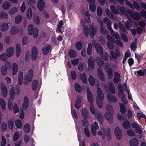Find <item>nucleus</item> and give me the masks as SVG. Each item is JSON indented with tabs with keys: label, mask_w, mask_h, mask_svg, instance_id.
<instances>
[{
	"label": "nucleus",
	"mask_w": 146,
	"mask_h": 146,
	"mask_svg": "<svg viewBox=\"0 0 146 146\" xmlns=\"http://www.w3.org/2000/svg\"><path fill=\"white\" fill-rule=\"evenodd\" d=\"M96 61L97 65L100 66H102L104 64V61L100 58L96 57L95 58H93L92 56L89 57L88 60V68L90 71H92L94 68V63Z\"/></svg>",
	"instance_id": "obj_1"
},
{
	"label": "nucleus",
	"mask_w": 146,
	"mask_h": 146,
	"mask_svg": "<svg viewBox=\"0 0 146 146\" xmlns=\"http://www.w3.org/2000/svg\"><path fill=\"white\" fill-rule=\"evenodd\" d=\"M106 109L108 112H105L104 115L105 118L110 123H111L114 113L113 108L111 105H108L106 106Z\"/></svg>",
	"instance_id": "obj_2"
},
{
	"label": "nucleus",
	"mask_w": 146,
	"mask_h": 146,
	"mask_svg": "<svg viewBox=\"0 0 146 146\" xmlns=\"http://www.w3.org/2000/svg\"><path fill=\"white\" fill-rule=\"evenodd\" d=\"M96 30L95 29L93 25H90L89 28L87 26L84 25V33L86 37H87L88 36L89 33H90L91 37L93 38L96 34Z\"/></svg>",
	"instance_id": "obj_3"
},
{
	"label": "nucleus",
	"mask_w": 146,
	"mask_h": 146,
	"mask_svg": "<svg viewBox=\"0 0 146 146\" xmlns=\"http://www.w3.org/2000/svg\"><path fill=\"white\" fill-rule=\"evenodd\" d=\"M21 94V90L18 86H16L15 87H12L9 91V95L10 99L13 100L15 96H19Z\"/></svg>",
	"instance_id": "obj_4"
},
{
	"label": "nucleus",
	"mask_w": 146,
	"mask_h": 146,
	"mask_svg": "<svg viewBox=\"0 0 146 146\" xmlns=\"http://www.w3.org/2000/svg\"><path fill=\"white\" fill-rule=\"evenodd\" d=\"M28 32L29 35H32L33 36L36 38L38 35V29L37 28H34L33 25L31 24L28 27Z\"/></svg>",
	"instance_id": "obj_5"
},
{
	"label": "nucleus",
	"mask_w": 146,
	"mask_h": 146,
	"mask_svg": "<svg viewBox=\"0 0 146 146\" xmlns=\"http://www.w3.org/2000/svg\"><path fill=\"white\" fill-rule=\"evenodd\" d=\"M110 66V64L109 63H106L105 64L104 68L105 71L107 73L108 78L110 80L113 77V70L112 68Z\"/></svg>",
	"instance_id": "obj_6"
},
{
	"label": "nucleus",
	"mask_w": 146,
	"mask_h": 146,
	"mask_svg": "<svg viewBox=\"0 0 146 146\" xmlns=\"http://www.w3.org/2000/svg\"><path fill=\"white\" fill-rule=\"evenodd\" d=\"M11 65L10 63L8 62H6L5 64L3 65L1 68V72L2 75L4 76L7 74V70L8 69H10Z\"/></svg>",
	"instance_id": "obj_7"
},
{
	"label": "nucleus",
	"mask_w": 146,
	"mask_h": 146,
	"mask_svg": "<svg viewBox=\"0 0 146 146\" xmlns=\"http://www.w3.org/2000/svg\"><path fill=\"white\" fill-rule=\"evenodd\" d=\"M51 45L48 43L44 44L42 48V50L43 54L45 55L47 54L51 50Z\"/></svg>",
	"instance_id": "obj_8"
},
{
	"label": "nucleus",
	"mask_w": 146,
	"mask_h": 146,
	"mask_svg": "<svg viewBox=\"0 0 146 146\" xmlns=\"http://www.w3.org/2000/svg\"><path fill=\"white\" fill-rule=\"evenodd\" d=\"M114 132L117 138L118 139H120L122 136V132L121 129L118 127H116L115 129Z\"/></svg>",
	"instance_id": "obj_9"
},
{
	"label": "nucleus",
	"mask_w": 146,
	"mask_h": 146,
	"mask_svg": "<svg viewBox=\"0 0 146 146\" xmlns=\"http://www.w3.org/2000/svg\"><path fill=\"white\" fill-rule=\"evenodd\" d=\"M97 74L100 80L103 82L105 81V78L104 75L101 68H98L97 71Z\"/></svg>",
	"instance_id": "obj_10"
},
{
	"label": "nucleus",
	"mask_w": 146,
	"mask_h": 146,
	"mask_svg": "<svg viewBox=\"0 0 146 146\" xmlns=\"http://www.w3.org/2000/svg\"><path fill=\"white\" fill-rule=\"evenodd\" d=\"M38 54V49L36 46H33L32 48L31 57L33 60H35Z\"/></svg>",
	"instance_id": "obj_11"
},
{
	"label": "nucleus",
	"mask_w": 146,
	"mask_h": 146,
	"mask_svg": "<svg viewBox=\"0 0 146 146\" xmlns=\"http://www.w3.org/2000/svg\"><path fill=\"white\" fill-rule=\"evenodd\" d=\"M29 100L27 96L24 97L22 107L24 110L27 109L29 107Z\"/></svg>",
	"instance_id": "obj_12"
},
{
	"label": "nucleus",
	"mask_w": 146,
	"mask_h": 146,
	"mask_svg": "<svg viewBox=\"0 0 146 146\" xmlns=\"http://www.w3.org/2000/svg\"><path fill=\"white\" fill-rule=\"evenodd\" d=\"M87 98L88 101L90 103H93V95L90 92L89 88L86 90Z\"/></svg>",
	"instance_id": "obj_13"
},
{
	"label": "nucleus",
	"mask_w": 146,
	"mask_h": 146,
	"mask_svg": "<svg viewBox=\"0 0 146 146\" xmlns=\"http://www.w3.org/2000/svg\"><path fill=\"white\" fill-rule=\"evenodd\" d=\"M97 94L98 98H97L96 99L104 100V94L102 90L99 87L97 88Z\"/></svg>",
	"instance_id": "obj_14"
},
{
	"label": "nucleus",
	"mask_w": 146,
	"mask_h": 146,
	"mask_svg": "<svg viewBox=\"0 0 146 146\" xmlns=\"http://www.w3.org/2000/svg\"><path fill=\"white\" fill-rule=\"evenodd\" d=\"M118 9H119V12L120 11V13L122 15H126L129 20V19H130V17L127 14L126 10L124 7H120L119 6H118Z\"/></svg>",
	"instance_id": "obj_15"
},
{
	"label": "nucleus",
	"mask_w": 146,
	"mask_h": 146,
	"mask_svg": "<svg viewBox=\"0 0 146 146\" xmlns=\"http://www.w3.org/2000/svg\"><path fill=\"white\" fill-rule=\"evenodd\" d=\"M45 3L43 0H39L37 3V7L40 11H42L44 8Z\"/></svg>",
	"instance_id": "obj_16"
},
{
	"label": "nucleus",
	"mask_w": 146,
	"mask_h": 146,
	"mask_svg": "<svg viewBox=\"0 0 146 146\" xmlns=\"http://www.w3.org/2000/svg\"><path fill=\"white\" fill-rule=\"evenodd\" d=\"M95 48L96 52L100 55L103 53V48L102 45L99 44H96Z\"/></svg>",
	"instance_id": "obj_17"
},
{
	"label": "nucleus",
	"mask_w": 146,
	"mask_h": 146,
	"mask_svg": "<svg viewBox=\"0 0 146 146\" xmlns=\"http://www.w3.org/2000/svg\"><path fill=\"white\" fill-rule=\"evenodd\" d=\"M34 72L32 69H30L28 72L27 75L26 76L27 80L29 82H31L32 80Z\"/></svg>",
	"instance_id": "obj_18"
},
{
	"label": "nucleus",
	"mask_w": 146,
	"mask_h": 146,
	"mask_svg": "<svg viewBox=\"0 0 146 146\" xmlns=\"http://www.w3.org/2000/svg\"><path fill=\"white\" fill-rule=\"evenodd\" d=\"M82 115L85 120H87L89 117V113L86 108L83 109L81 111Z\"/></svg>",
	"instance_id": "obj_19"
},
{
	"label": "nucleus",
	"mask_w": 146,
	"mask_h": 146,
	"mask_svg": "<svg viewBox=\"0 0 146 146\" xmlns=\"http://www.w3.org/2000/svg\"><path fill=\"white\" fill-rule=\"evenodd\" d=\"M18 70V67L15 63H13L11 66V71L12 74L15 76L17 74Z\"/></svg>",
	"instance_id": "obj_20"
},
{
	"label": "nucleus",
	"mask_w": 146,
	"mask_h": 146,
	"mask_svg": "<svg viewBox=\"0 0 146 146\" xmlns=\"http://www.w3.org/2000/svg\"><path fill=\"white\" fill-rule=\"evenodd\" d=\"M82 100L81 98L80 97L78 98L75 102L74 106L75 108L77 109H79L81 105V102Z\"/></svg>",
	"instance_id": "obj_21"
},
{
	"label": "nucleus",
	"mask_w": 146,
	"mask_h": 146,
	"mask_svg": "<svg viewBox=\"0 0 146 146\" xmlns=\"http://www.w3.org/2000/svg\"><path fill=\"white\" fill-rule=\"evenodd\" d=\"M107 97L108 100L111 102H115L117 101L116 97L110 94H108Z\"/></svg>",
	"instance_id": "obj_22"
},
{
	"label": "nucleus",
	"mask_w": 146,
	"mask_h": 146,
	"mask_svg": "<svg viewBox=\"0 0 146 146\" xmlns=\"http://www.w3.org/2000/svg\"><path fill=\"white\" fill-rule=\"evenodd\" d=\"M13 48L12 47H10L7 49L6 54L7 55V56L11 57L13 55Z\"/></svg>",
	"instance_id": "obj_23"
},
{
	"label": "nucleus",
	"mask_w": 146,
	"mask_h": 146,
	"mask_svg": "<svg viewBox=\"0 0 146 146\" xmlns=\"http://www.w3.org/2000/svg\"><path fill=\"white\" fill-rule=\"evenodd\" d=\"M129 143L131 146H137L139 144L138 140L135 138L131 139L129 141Z\"/></svg>",
	"instance_id": "obj_24"
},
{
	"label": "nucleus",
	"mask_w": 146,
	"mask_h": 146,
	"mask_svg": "<svg viewBox=\"0 0 146 146\" xmlns=\"http://www.w3.org/2000/svg\"><path fill=\"white\" fill-rule=\"evenodd\" d=\"M134 20L138 21L141 19V17L139 13L137 12H135L131 17Z\"/></svg>",
	"instance_id": "obj_25"
},
{
	"label": "nucleus",
	"mask_w": 146,
	"mask_h": 146,
	"mask_svg": "<svg viewBox=\"0 0 146 146\" xmlns=\"http://www.w3.org/2000/svg\"><path fill=\"white\" fill-rule=\"evenodd\" d=\"M79 78L84 83L86 84L87 83V78L85 73H83V74H80Z\"/></svg>",
	"instance_id": "obj_26"
},
{
	"label": "nucleus",
	"mask_w": 146,
	"mask_h": 146,
	"mask_svg": "<svg viewBox=\"0 0 146 146\" xmlns=\"http://www.w3.org/2000/svg\"><path fill=\"white\" fill-rule=\"evenodd\" d=\"M23 72L21 71L20 72L18 78V83L19 85H21L23 84Z\"/></svg>",
	"instance_id": "obj_27"
},
{
	"label": "nucleus",
	"mask_w": 146,
	"mask_h": 146,
	"mask_svg": "<svg viewBox=\"0 0 146 146\" xmlns=\"http://www.w3.org/2000/svg\"><path fill=\"white\" fill-rule=\"evenodd\" d=\"M110 92L114 94L115 93V89L114 84L111 82H109L108 84Z\"/></svg>",
	"instance_id": "obj_28"
},
{
	"label": "nucleus",
	"mask_w": 146,
	"mask_h": 146,
	"mask_svg": "<svg viewBox=\"0 0 146 146\" xmlns=\"http://www.w3.org/2000/svg\"><path fill=\"white\" fill-rule=\"evenodd\" d=\"M110 9L112 13L114 14L118 15L119 13V9H118V6L116 9L115 6L111 5L110 6Z\"/></svg>",
	"instance_id": "obj_29"
},
{
	"label": "nucleus",
	"mask_w": 146,
	"mask_h": 146,
	"mask_svg": "<svg viewBox=\"0 0 146 146\" xmlns=\"http://www.w3.org/2000/svg\"><path fill=\"white\" fill-rule=\"evenodd\" d=\"M38 81L37 80L33 81L32 83V88L33 91L36 90L38 87Z\"/></svg>",
	"instance_id": "obj_30"
},
{
	"label": "nucleus",
	"mask_w": 146,
	"mask_h": 146,
	"mask_svg": "<svg viewBox=\"0 0 146 146\" xmlns=\"http://www.w3.org/2000/svg\"><path fill=\"white\" fill-rule=\"evenodd\" d=\"M9 27L7 23H3L0 27V29L1 31H5L8 29Z\"/></svg>",
	"instance_id": "obj_31"
},
{
	"label": "nucleus",
	"mask_w": 146,
	"mask_h": 146,
	"mask_svg": "<svg viewBox=\"0 0 146 146\" xmlns=\"http://www.w3.org/2000/svg\"><path fill=\"white\" fill-rule=\"evenodd\" d=\"M31 127L28 123H26L23 127L24 132L25 133H29L30 131Z\"/></svg>",
	"instance_id": "obj_32"
},
{
	"label": "nucleus",
	"mask_w": 146,
	"mask_h": 146,
	"mask_svg": "<svg viewBox=\"0 0 146 146\" xmlns=\"http://www.w3.org/2000/svg\"><path fill=\"white\" fill-rule=\"evenodd\" d=\"M32 10L31 7H29L27 11V17L28 19H30L32 18Z\"/></svg>",
	"instance_id": "obj_33"
},
{
	"label": "nucleus",
	"mask_w": 146,
	"mask_h": 146,
	"mask_svg": "<svg viewBox=\"0 0 146 146\" xmlns=\"http://www.w3.org/2000/svg\"><path fill=\"white\" fill-rule=\"evenodd\" d=\"M68 55L71 58H74L76 57L77 53L73 49H71L68 53Z\"/></svg>",
	"instance_id": "obj_34"
},
{
	"label": "nucleus",
	"mask_w": 146,
	"mask_h": 146,
	"mask_svg": "<svg viewBox=\"0 0 146 146\" xmlns=\"http://www.w3.org/2000/svg\"><path fill=\"white\" fill-rule=\"evenodd\" d=\"M7 125L9 129L13 131L14 129V121L12 120H9L7 121Z\"/></svg>",
	"instance_id": "obj_35"
},
{
	"label": "nucleus",
	"mask_w": 146,
	"mask_h": 146,
	"mask_svg": "<svg viewBox=\"0 0 146 146\" xmlns=\"http://www.w3.org/2000/svg\"><path fill=\"white\" fill-rule=\"evenodd\" d=\"M122 125L124 128L126 129L129 128L131 126L130 124L127 119L124 121L122 124Z\"/></svg>",
	"instance_id": "obj_36"
},
{
	"label": "nucleus",
	"mask_w": 146,
	"mask_h": 146,
	"mask_svg": "<svg viewBox=\"0 0 146 146\" xmlns=\"http://www.w3.org/2000/svg\"><path fill=\"white\" fill-rule=\"evenodd\" d=\"M7 123L4 122H3L0 125L1 130L3 132L7 130Z\"/></svg>",
	"instance_id": "obj_37"
},
{
	"label": "nucleus",
	"mask_w": 146,
	"mask_h": 146,
	"mask_svg": "<svg viewBox=\"0 0 146 146\" xmlns=\"http://www.w3.org/2000/svg\"><path fill=\"white\" fill-rule=\"evenodd\" d=\"M88 81L90 85L91 86H94L95 84V80L93 76L90 75L88 78Z\"/></svg>",
	"instance_id": "obj_38"
},
{
	"label": "nucleus",
	"mask_w": 146,
	"mask_h": 146,
	"mask_svg": "<svg viewBox=\"0 0 146 146\" xmlns=\"http://www.w3.org/2000/svg\"><path fill=\"white\" fill-rule=\"evenodd\" d=\"M0 104L1 109L3 110H6V104L5 100L2 98L0 100Z\"/></svg>",
	"instance_id": "obj_39"
},
{
	"label": "nucleus",
	"mask_w": 146,
	"mask_h": 146,
	"mask_svg": "<svg viewBox=\"0 0 146 146\" xmlns=\"http://www.w3.org/2000/svg\"><path fill=\"white\" fill-rule=\"evenodd\" d=\"M76 91L78 93H81L82 91V88L80 85L78 83H76L74 85Z\"/></svg>",
	"instance_id": "obj_40"
},
{
	"label": "nucleus",
	"mask_w": 146,
	"mask_h": 146,
	"mask_svg": "<svg viewBox=\"0 0 146 146\" xmlns=\"http://www.w3.org/2000/svg\"><path fill=\"white\" fill-rule=\"evenodd\" d=\"M3 8L5 10L9 9L11 7V5L8 2H5L2 5Z\"/></svg>",
	"instance_id": "obj_41"
},
{
	"label": "nucleus",
	"mask_w": 146,
	"mask_h": 146,
	"mask_svg": "<svg viewBox=\"0 0 146 146\" xmlns=\"http://www.w3.org/2000/svg\"><path fill=\"white\" fill-rule=\"evenodd\" d=\"M19 29L15 26L12 27L10 32L12 35H15L19 31Z\"/></svg>",
	"instance_id": "obj_42"
},
{
	"label": "nucleus",
	"mask_w": 146,
	"mask_h": 146,
	"mask_svg": "<svg viewBox=\"0 0 146 146\" xmlns=\"http://www.w3.org/2000/svg\"><path fill=\"white\" fill-rule=\"evenodd\" d=\"M120 110L122 114L124 115L126 111V107L123 104H122L120 105Z\"/></svg>",
	"instance_id": "obj_43"
},
{
	"label": "nucleus",
	"mask_w": 146,
	"mask_h": 146,
	"mask_svg": "<svg viewBox=\"0 0 146 146\" xmlns=\"http://www.w3.org/2000/svg\"><path fill=\"white\" fill-rule=\"evenodd\" d=\"M102 99H96V103L98 107L100 108H102L104 105L103 100Z\"/></svg>",
	"instance_id": "obj_44"
},
{
	"label": "nucleus",
	"mask_w": 146,
	"mask_h": 146,
	"mask_svg": "<svg viewBox=\"0 0 146 146\" xmlns=\"http://www.w3.org/2000/svg\"><path fill=\"white\" fill-rule=\"evenodd\" d=\"M92 47L91 44H89L87 49V54L89 56L91 55L92 54Z\"/></svg>",
	"instance_id": "obj_45"
},
{
	"label": "nucleus",
	"mask_w": 146,
	"mask_h": 146,
	"mask_svg": "<svg viewBox=\"0 0 146 146\" xmlns=\"http://www.w3.org/2000/svg\"><path fill=\"white\" fill-rule=\"evenodd\" d=\"M97 118L99 120L100 123L102 125L104 121V119L101 113H100L98 114Z\"/></svg>",
	"instance_id": "obj_46"
},
{
	"label": "nucleus",
	"mask_w": 146,
	"mask_h": 146,
	"mask_svg": "<svg viewBox=\"0 0 146 146\" xmlns=\"http://www.w3.org/2000/svg\"><path fill=\"white\" fill-rule=\"evenodd\" d=\"M82 43L80 41L77 42L75 44L76 47L78 50H81L82 48Z\"/></svg>",
	"instance_id": "obj_47"
},
{
	"label": "nucleus",
	"mask_w": 146,
	"mask_h": 146,
	"mask_svg": "<svg viewBox=\"0 0 146 146\" xmlns=\"http://www.w3.org/2000/svg\"><path fill=\"white\" fill-rule=\"evenodd\" d=\"M22 20V17L21 15L16 16L15 18V22L17 24L20 23Z\"/></svg>",
	"instance_id": "obj_48"
},
{
	"label": "nucleus",
	"mask_w": 146,
	"mask_h": 146,
	"mask_svg": "<svg viewBox=\"0 0 146 146\" xmlns=\"http://www.w3.org/2000/svg\"><path fill=\"white\" fill-rule=\"evenodd\" d=\"M126 132L127 135L129 136L132 137L135 136L134 131L132 129L127 130Z\"/></svg>",
	"instance_id": "obj_49"
},
{
	"label": "nucleus",
	"mask_w": 146,
	"mask_h": 146,
	"mask_svg": "<svg viewBox=\"0 0 146 146\" xmlns=\"http://www.w3.org/2000/svg\"><path fill=\"white\" fill-rule=\"evenodd\" d=\"M111 133L110 129V128L107 129V139L108 141H110L111 139Z\"/></svg>",
	"instance_id": "obj_50"
},
{
	"label": "nucleus",
	"mask_w": 146,
	"mask_h": 146,
	"mask_svg": "<svg viewBox=\"0 0 146 146\" xmlns=\"http://www.w3.org/2000/svg\"><path fill=\"white\" fill-rule=\"evenodd\" d=\"M121 36L122 40L125 42L128 41V38L126 34L123 33L121 34Z\"/></svg>",
	"instance_id": "obj_51"
},
{
	"label": "nucleus",
	"mask_w": 146,
	"mask_h": 146,
	"mask_svg": "<svg viewBox=\"0 0 146 146\" xmlns=\"http://www.w3.org/2000/svg\"><path fill=\"white\" fill-rule=\"evenodd\" d=\"M15 124L16 127L18 128H21L22 123L21 121L20 120H17L15 122Z\"/></svg>",
	"instance_id": "obj_52"
},
{
	"label": "nucleus",
	"mask_w": 146,
	"mask_h": 146,
	"mask_svg": "<svg viewBox=\"0 0 146 146\" xmlns=\"http://www.w3.org/2000/svg\"><path fill=\"white\" fill-rule=\"evenodd\" d=\"M100 56L101 58L104 60H106L108 59V54L107 52L104 54L102 53L100 54Z\"/></svg>",
	"instance_id": "obj_53"
},
{
	"label": "nucleus",
	"mask_w": 146,
	"mask_h": 146,
	"mask_svg": "<svg viewBox=\"0 0 146 146\" xmlns=\"http://www.w3.org/2000/svg\"><path fill=\"white\" fill-rule=\"evenodd\" d=\"M106 12L107 16L110 19L113 18V15L111 12H110L109 10L108 9H106Z\"/></svg>",
	"instance_id": "obj_54"
},
{
	"label": "nucleus",
	"mask_w": 146,
	"mask_h": 146,
	"mask_svg": "<svg viewBox=\"0 0 146 146\" xmlns=\"http://www.w3.org/2000/svg\"><path fill=\"white\" fill-rule=\"evenodd\" d=\"M90 109L92 114L94 115L95 114L94 106L93 103H90Z\"/></svg>",
	"instance_id": "obj_55"
},
{
	"label": "nucleus",
	"mask_w": 146,
	"mask_h": 146,
	"mask_svg": "<svg viewBox=\"0 0 146 146\" xmlns=\"http://www.w3.org/2000/svg\"><path fill=\"white\" fill-rule=\"evenodd\" d=\"M120 29L123 32L127 33V31L125 27L121 23H119L118 24Z\"/></svg>",
	"instance_id": "obj_56"
},
{
	"label": "nucleus",
	"mask_w": 146,
	"mask_h": 146,
	"mask_svg": "<svg viewBox=\"0 0 146 146\" xmlns=\"http://www.w3.org/2000/svg\"><path fill=\"white\" fill-rule=\"evenodd\" d=\"M13 108V111L14 113H16L19 111V108L18 106L16 103H15L14 104Z\"/></svg>",
	"instance_id": "obj_57"
},
{
	"label": "nucleus",
	"mask_w": 146,
	"mask_h": 146,
	"mask_svg": "<svg viewBox=\"0 0 146 146\" xmlns=\"http://www.w3.org/2000/svg\"><path fill=\"white\" fill-rule=\"evenodd\" d=\"M19 132L17 131L15 132L13 138V141H17L19 139Z\"/></svg>",
	"instance_id": "obj_58"
},
{
	"label": "nucleus",
	"mask_w": 146,
	"mask_h": 146,
	"mask_svg": "<svg viewBox=\"0 0 146 146\" xmlns=\"http://www.w3.org/2000/svg\"><path fill=\"white\" fill-rule=\"evenodd\" d=\"M89 9L91 11L94 12L96 10V5L95 4H90L89 6Z\"/></svg>",
	"instance_id": "obj_59"
},
{
	"label": "nucleus",
	"mask_w": 146,
	"mask_h": 146,
	"mask_svg": "<svg viewBox=\"0 0 146 146\" xmlns=\"http://www.w3.org/2000/svg\"><path fill=\"white\" fill-rule=\"evenodd\" d=\"M130 48L133 51L136 50L137 47V45L136 42H132L131 44Z\"/></svg>",
	"instance_id": "obj_60"
},
{
	"label": "nucleus",
	"mask_w": 146,
	"mask_h": 146,
	"mask_svg": "<svg viewBox=\"0 0 146 146\" xmlns=\"http://www.w3.org/2000/svg\"><path fill=\"white\" fill-rule=\"evenodd\" d=\"M18 9L16 7H13L10 9L9 11V13L13 15L17 11Z\"/></svg>",
	"instance_id": "obj_61"
},
{
	"label": "nucleus",
	"mask_w": 146,
	"mask_h": 146,
	"mask_svg": "<svg viewBox=\"0 0 146 146\" xmlns=\"http://www.w3.org/2000/svg\"><path fill=\"white\" fill-rule=\"evenodd\" d=\"M27 3L32 6V7L34 8V6L33 5H32V4H35L36 3V0H27Z\"/></svg>",
	"instance_id": "obj_62"
},
{
	"label": "nucleus",
	"mask_w": 146,
	"mask_h": 146,
	"mask_svg": "<svg viewBox=\"0 0 146 146\" xmlns=\"http://www.w3.org/2000/svg\"><path fill=\"white\" fill-rule=\"evenodd\" d=\"M70 75L72 79L75 80L76 79L77 75L75 71H72Z\"/></svg>",
	"instance_id": "obj_63"
},
{
	"label": "nucleus",
	"mask_w": 146,
	"mask_h": 146,
	"mask_svg": "<svg viewBox=\"0 0 146 146\" xmlns=\"http://www.w3.org/2000/svg\"><path fill=\"white\" fill-rule=\"evenodd\" d=\"M0 17L7 19L8 18V15L6 13L3 12L0 14Z\"/></svg>",
	"instance_id": "obj_64"
}]
</instances>
